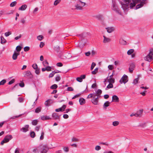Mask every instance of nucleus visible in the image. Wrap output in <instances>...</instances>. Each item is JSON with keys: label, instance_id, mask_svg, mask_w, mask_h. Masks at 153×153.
Segmentation results:
<instances>
[{"label": "nucleus", "instance_id": "nucleus-52", "mask_svg": "<svg viewBox=\"0 0 153 153\" xmlns=\"http://www.w3.org/2000/svg\"><path fill=\"white\" fill-rule=\"evenodd\" d=\"M113 87V85L111 83H109V84L108 85L107 88H110Z\"/></svg>", "mask_w": 153, "mask_h": 153}, {"label": "nucleus", "instance_id": "nucleus-17", "mask_svg": "<svg viewBox=\"0 0 153 153\" xmlns=\"http://www.w3.org/2000/svg\"><path fill=\"white\" fill-rule=\"evenodd\" d=\"M119 101V98L116 95H114L112 97V102L114 101L116 102H118Z\"/></svg>", "mask_w": 153, "mask_h": 153}, {"label": "nucleus", "instance_id": "nucleus-27", "mask_svg": "<svg viewBox=\"0 0 153 153\" xmlns=\"http://www.w3.org/2000/svg\"><path fill=\"white\" fill-rule=\"evenodd\" d=\"M110 102L108 101L106 102L103 105V107L104 108H106L107 107H108L109 105Z\"/></svg>", "mask_w": 153, "mask_h": 153}, {"label": "nucleus", "instance_id": "nucleus-39", "mask_svg": "<svg viewBox=\"0 0 153 153\" xmlns=\"http://www.w3.org/2000/svg\"><path fill=\"white\" fill-rule=\"evenodd\" d=\"M43 38V36L42 35H40L37 36V39L39 41H41Z\"/></svg>", "mask_w": 153, "mask_h": 153}, {"label": "nucleus", "instance_id": "nucleus-45", "mask_svg": "<svg viewBox=\"0 0 153 153\" xmlns=\"http://www.w3.org/2000/svg\"><path fill=\"white\" fill-rule=\"evenodd\" d=\"M6 82L5 79H3L0 82V85H3Z\"/></svg>", "mask_w": 153, "mask_h": 153}, {"label": "nucleus", "instance_id": "nucleus-60", "mask_svg": "<svg viewBox=\"0 0 153 153\" xmlns=\"http://www.w3.org/2000/svg\"><path fill=\"white\" fill-rule=\"evenodd\" d=\"M101 149V147L99 146H97L95 147V149L97 151H98Z\"/></svg>", "mask_w": 153, "mask_h": 153}, {"label": "nucleus", "instance_id": "nucleus-42", "mask_svg": "<svg viewBox=\"0 0 153 153\" xmlns=\"http://www.w3.org/2000/svg\"><path fill=\"white\" fill-rule=\"evenodd\" d=\"M21 49L22 47L20 45H18L16 47V50L17 52H19L21 50Z\"/></svg>", "mask_w": 153, "mask_h": 153}, {"label": "nucleus", "instance_id": "nucleus-28", "mask_svg": "<svg viewBox=\"0 0 153 153\" xmlns=\"http://www.w3.org/2000/svg\"><path fill=\"white\" fill-rule=\"evenodd\" d=\"M39 120H33L32 122V124L33 125L36 126L37 125Z\"/></svg>", "mask_w": 153, "mask_h": 153}, {"label": "nucleus", "instance_id": "nucleus-47", "mask_svg": "<svg viewBox=\"0 0 153 153\" xmlns=\"http://www.w3.org/2000/svg\"><path fill=\"white\" fill-rule=\"evenodd\" d=\"M61 1V0H56L54 2V5H57Z\"/></svg>", "mask_w": 153, "mask_h": 153}, {"label": "nucleus", "instance_id": "nucleus-34", "mask_svg": "<svg viewBox=\"0 0 153 153\" xmlns=\"http://www.w3.org/2000/svg\"><path fill=\"white\" fill-rule=\"evenodd\" d=\"M134 50L133 49H131L127 51V53L128 55H131L134 52Z\"/></svg>", "mask_w": 153, "mask_h": 153}, {"label": "nucleus", "instance_id": "nucleus-18", "mask_svg": "<svg viewBox=\"0 0 153 153\" xmlns=\"http://www.w3.org/2000/svg\"><path fill=\"white\" fill-rule=\"evenodd\" d=\"M105 29L107 30V32L110 33H112L114 30V28L113 27H109L106 28Z\"/></svg>", "mask_w": 153, "mask_h": 153}, {"label": "nucleus", "instance_id": "nucleus-9", "mask_svg": "<svg viewBox=\"0 0 153 153\" xmlns=\"http://www.w3.org/2000/svg\"><path fill=\"white\" fill-rule=\"evenodd\" d=\"M128 81V76L126 75H124L122 76L119 82L121 84H122L123 83L125 84Z\"/></svg>", "mask_w": 153, "mask_h": 153}, {"label": "nucleus", "instance_id": "nucleus-40", "mask_svg": "<svg viewBox=\"0 0 153 153\" xmlns=\"http://www.w3.org/2000/svg\"><path fill=\"white\" fill-rule=\"evenodd\" d=\"M119 124V122L118 121H115L113 122V125L114 126H116L118 125Z\"/></svg>", "mask_w": 153, "mask_h": 153}, {"label": "nucleus", "instance_id": "nucleus-43", "mask_svg": "<svg viewBox=\"0 0 153 153\" xmlns=\"http://www.w3.org/2000/svg\"><path fill=\"white\" fill-rule=\"evenodd\" d=\"M16 2L14 1L12 2L10 4V6L11 7H13L16 4Z\"/></svg>", "mask_w": 153, "mask_h": 153}, {"label": "nucleus", "instance_id": "nucleus-23", "mask_svg": "<svg viewBox=\"0 0 153 153\" xmlns=\"http://www.w3.org/2000/svg\"><path fill=\"white\" fill-rule=\"evenodd\" d=\"M0 39L1 44H3L7 42V40L3 36H1V37Z\"/></svg>", "mask_w": 153, "mask_h": 153}, {"label": "nucleus", "instance_id": "nucleus-5", "mask_svg": "<svg viewBox=\"0 0 153 153\" xmlns=\"http://www.w3.org/2000/svg\"><path fill=\"white\" fill-rule=\"evenodd\" d=\"M39 149L38 153H47L48 150V148L46 145H41L39 146L38 147V149Z\"/></svg>", "mask_w": 153, "mask_h": 153}, {"label": "nucleus", "instance_id": "nucleus-33", "mask_svg": "<svg viewBox=\"0 0 153 153\" xmlns=\"http://www.w3.org/2000/svg\"><path fill=\"white\" fill-rule=\"evenodd\" d=\"M139 78L137 77L135 79H134L133 81V83L134 85H135L136 84H137L138 83V81L139 80Z\"/></svg>", "mask_w": 153, "mask_h": 153}, {"label": "nucleus", "instance_id": "nucleus-63", "mask_svg": "<svg viewBox=\"0 0 153 153\" xmlns=\"http://www.w3.org/2000/svg\"><path fill=\"white\" fill-rule=\"evenodd\" d=\"M147 92L146 90H144L143 92H140V94L143 96H145L146 95V93Z\"/></svg>", "mask_w": 153, "mask_h": 153}, {"label": "nucleus", "instance_id": "nucleus-36", "mask_svg": "<svg viewBox=\"0 0 153 153\" xmlns=\"http://www.w3.org/2000/svg\"><path fill=\"white\" fill-rule=\"evenodd\" d=\"M143 111V110L141 109V110H140L139 111H137V114H138L139 115V116H140V117H141L142 116Z\"/></svg>", "mask_w": 153, "mask_h": 153}, {"label": "nucleus", "instance_id": "nucleus-64", "mask_svg": "<svg viewBox=\"0 0 153 153\" xmlns=\"http://www.w3.org/2000/svg\"><path fill=\"white\" fill-rule=\"evenodd\" d=\"M35 73L37 74H39L40 73L39 69L38 68L36 69H35Z\"/></svg>", "mask_w": 153, "mask_h": 153}, {"label": "nucleus", "instance_id": "nucleus-15", "mask_svg": "<svg viewBox=\"0 0 153 153\" xmlns=\"http://www.w3.org/2000/svg\"><path fill=\"white\" fill-rule=\"evenodd\" d=\"M113 74L109 76V79H108V81L110 83H114V79L113 78Z\"/></svg>", "mask_w": 153, "mask_h": 153}, {"label": "nucleus", "instance_id": "nucleus-29", "mask_svg": "<svg viewBox=\"0 0 153 153\" xmlns=\"http://www.w3.org/2000/svg\"><path fill=\"white\" fill-rule=\"evenodd\" d=\"M120 43L121 45H125L126 44V42L123 39H120L119 40Z\"/></svg>", "mask_w": 153, "mask_h": 153}, {"label": "nucleus", "instance_id": "nucleus-2", "mask_svg": "<svg viewBox=\"0 0 153 153\" xmlns=\"http://www.w3.org/2000/svg\"><path fill=\"white\" fill-rule=\"evenodd\" d=\"M111 9L120 15H122V13L118 8V3L117 2L115 1H112Z\"/></svg>", "mask_w": 153, "mask_h": 153}, {"label": "nucleus", "instance_id": "nucleus-14", "mask_svg": "<svg viewBox=\"0 0 153 153\" xmlns=\"http://www.w3.org/2000/svg\"><path fill=\"white\" fill-rule=\"evenodd\" d=\"M102 91L100 89H98L97 92L93 93V95H96L98 97H101V94H102Z\"/></svg>", "mask_w": 153, "mask_h": 153}, {"label": "nucleus", "instance_id": "nucleus-13", "mask_svg": "<svg viewBox=\"0 0 153 153\" xmlns=\"http://www.w3.org/2000/svg\"><path fill=\"white\" fill-rule=\"evenodd\" d=\"M135 67V65L133 63H131V64L130 67L129 68V72L131 73L133 72V70H134Z\"/></svg>", "mask_w": 153, "mask_h": 153}, {"label": "nucleus", "instance_id": "nucleus-35", "mask_svg": "<svg viewBox=\"0 0 153 153\" xmlns=\"http://www.w3.org/2000/svg\"><path fill=\"white\" fill-rule=\"evenodd\" d=\"M85 91H84L82 93H80L78 94H76V95H75L74 97H73L72 98V99H75V98H76L80 96L81 95V94H82Z\"/></svg>", "mask_w": 153, "mask_h": 153}, {"label": "nucleus", "instance_id": "nucleus-4", "mask_svg": "<svg viewBox=\"0 0 153 153\" xmlns=\"http://www.w3.org/2000/svg\"><path fill=\"white\" fill-rule=\"evenodd\" d=\"M85 4V3L82 2L81 1H79L77 2V4L75 5V9L77 10H82V7Z\"/></svg>", "mask_w": 153, "mask_h": 153}, {"label": "nucleus", "instance_id": "nucleus-51", "mask_svg": "<svg viewBox=\"0 0 153 153\" xmlns=\"http://www.w3.org/2000/svg\"><path fill=\"white\" fill-rule=\"evenodd\" d=\"M71 140H72V141L73 142H78L79 141V139H78L77 138H76L75 137H74Z\"/></svg>", "mask_w": 153, "mask_h": 153}, {"label": "nucleus", "instance_id": "nucleus-26", "mask_svg": "<svg viewBox=\"0 0 153 153\" xmlns=\"http://www.w3.org/2000/svg\"><path fill=\"white\" fill-rule=\"evenodd\" d=\"M41 119L43 120L51 119V118L49 116H43L41 117Z\"/></svg>", "mask_w": 153, "mask_h": 153}, {"label": "nucleus", "instance_id": "nucleus-31", "mask_svg": "<svg viewBox=\"0 0 153 153\" xmlns=\"http://www.w3.org/2000/svg\"><path fill=\"white\" fill-rule=\"evenodd\" d=\"M96 18L99 20H102V16L101 15H97L95 16Z\"/></svg>", "mask_w": 153, "mask_h": 153}, {"label": "nucleus", "instance_id": "nucleus-46", "mask_svg": "<svg viewBox=\"0 0 153 153\" xmlns=\"http://www.w3.org/2000/svg\"><path fill=\"white\" fill-rule=\"evenodd\" d=\"M98 69V68H96L94 71H92V74H95L97 72Z\"/></svg>", "mask_w": 153, "mask_h": 153}, {"label": "nucleus", "instance_id": "nucleus-20", "mask_svg": "<svg viewBox=\"0 0 153 153\" xmlns=\"http://www.w3.org/2000/svg\"><path fill=\"white\" fill-rule=\"evenodd\" d=\"M103 37H104V40L103 41V43H106L110 42L111 40L110 38H107L105 36H103Z\"/></svg>", "mask_w": 153, "mask_h": 153}, {"label": "nucleus", "instance_id": "nucleus-7", "mask_svg": "<svg viewBox=\"0 0 153 153\" xmlns=\"http://www.w3.org/2000/svg\"><path fill=\"white\" fill-rule=\"evenodd\" d=\"M100 97L97 96L96 95H93V97L91 100L92 103L94 105H97L98 103L99 99Z\"/></svg>", "mask_w": 153, "mask_h": 153}, {"label": "nucleus", "instance_id": "nucleus-44", "mask_svg": "<svg viewBox=\"0 0 153 153\" xmlns=\"http://www.w3.org/2000/svg\"><path fill=\"white\" fill-rule=\"evenodd\" d=\"M64 151L65 152H69V149L68 147H64L63 148Z\"/></svg>", "mask_w": 153, "mask_h": 153}, {"label": "nucleus", "instance_id": "nucleus-49", "mask_svg": "<svg viewBox=\"0 0 153 153\" xmlns=\"http://www.w3.org/2000/svg\"><path fill=\"white\" fill-rule=\"evenodd\" d=\"M12 34L11 32H8L5 33L4 35L6 37L9 36L10 35Z\"/></svg>", "mask_w": 153, "mask_h": 153}, {"label": "nucleus", "instance_id": "nucleus-61", "mask_svg": "<svg viewBox=\"0 0 153 153\" xmlns=\"http://www.w3.org/2000/svg\"><path fill=\"white\" fill-rule=\"evenodd\" d=\"M32 67L35 69L38 68L37 65L36 64H33L32 65Z\"/></svg>", "mask_w": 153, "mask_h": 153}, {"label": "nucleus", "instance_id": "nucleus-6", "mask_svg": "<svg viewBox=\"0 0 153 153\" xmlns=\"http://www.w3.org/2000/svg\"><path fill=\"white\" fill-rule=\"evenodd\" d=\"M13 137L11 135H7L6 136L4 139L1 143V145H3L4 143L8 142L9 140L12 138Z\"/></svg>", "mask_w": 153, "mask_h": 153}, {"label": "nucleus", "instance_id": "nucleus-24", "mask_svg": "<svg viewBox=\"0 0 153 153\" xmlns=\"http://www.w3.org/2000/svg\"><path fill=\"white\" fill-rule=\"evenodd\" d=\"M63 53V52L62 51L60 50L59 52L57 53L56 55L59 58L61 59V57H62Z\"/></svg>", "mask_w": 153, "mask_h": 153}, {"label": "nucleus", "instance_id": "nucleus-38", "mask_svg": "<svg viewBox=\"0 0 153 153\" xmlns=\"http://www.w3.org/2000/svg\"><path fill=\"white\" fill-rule=\"evenodd\" d=\"M58 87L57 85L54 84L52 85L51 87V88L52 89H56Z\"/></svg>", "mask_w": 153, "mask_h": 153}, {"label": "nucleus", "instance_id": "nucleus-58", "mask_svg": "<svg viewBox=\"0 0 153 153\" xmlns=\"http://www.w3.org/2000/svg\"><path fill=\"white\" fill-rule=\"evenodd\" d=\"M15 82V79H12L10 81L8 82L9 85H11L12 84L14 83Z\"/></svg>", "mask_w": 153, "mask_h": 153}, {"label": "nucleus", "instance_id": "nucleus-19", "mask_svg": "<svg viewBox=\"0 0 153 153\" xmlns=\"http://www.w3.org/2000/svg\"><path fill=\"white\" fill-rule=\"evenodd\" d=\"M27 6L26 5L23 4L19 8V10L21 11H24L27 8Z\"/></svg>", "mask_w": 153, "mask_h": 153}, {"label": "nucleus", "instance_id": "nucleus-54", "mask_svg": "<svg viewBox=\"0 0 153 153\" xmlns=\"http://www.w3.org/2000/svg\"><path fill=\"white\" fill-rule=\"evenodd\" d=\"M30 136L32 138H34L35 137V134L34 131H32L30 133Z\"/></svg>", "mask_w": 153, "mask_h": 153}, {"label": "nucleus", "instance_id": "nucleus-1", "mask_svg": "<svg viewBox=\"0 0 153 153\" xmlns=\"http://www.w3.org/2000/svg\"><path fill=\"white\" fill-rule=\"evenodd\" d=\"M120 2L122 8L124 11H126L128 10L129 8H133L136 4L139 2L140 3L136 6V9L142 7L146 4V0H121Z\"/></svg>", "mask_w": 153, "mask_h": 153}, {"label": "nucleus", "instance_id": "nucleus-11", "mask_svg": "<svg viewBox=\"0 0 153 153\" xmlns=\"http://www.w3.org/2000/svg\"><path fill=\"white\" fill-rule=\"evenodd\" d=\"M23 74L24 77L26 78L28 77H31L32 76L30 72L29 71L25 72L23 73Z\"/></svg>", "mask_w": 153, "mask_h": 153}, {"label": "nucleus", "instance_id": "nucleus-55", "mask_svg": "<svg viewBox=\"0 0 153 153\" xmlns=\"http://www.w3.org/2000/svg\"><path fill=\"white\" fill-rule=\"evenodd\" d=\"M43 65H44V66H45V67L48 66H47V65H48V62L47 61V60L45 61H44L43 62Z\"/></svg>", "mask_w": 153, "mask_h": 153}, {"label": "nucleus", "instance_id": "nucleus-37", "mask_svg": "<svg viewBox=\"0 0 153 153\" xmlns=\"http://www.w3.org/2000/svg\"><path fill=\"white\" fill-rule=\"evenodd\" d=\"M41 111V108L40 107H38L36 108L35 110V112L36 113H38Z\"/></svg>", "mask_w": 153, "mask_h": 153}, {"label": "nucleus", "instance_id": "nucleus-59", "mask_svg": "<svg viewBox=\"0 0 153 153\" xmlns=\"http://www.w3.org/2000/svg\"><path fill=\"white\" fill-rule=\"evenodd\" d=\"M93 97V94H91L88 95L87 97V98L90 99V98Z\"/></svg>", "mask_w": 153, "mask_h": 153}, {"label": "nucleus", "instance_id": "nucleus-3", "mask_svg": "<svg viewBox=\"0 0 153 153\" xmlns=\"http://www.w3.org/2000/svg\"><path fill=\"white\" fill-rule=\"evenodd\" d=\"M153 58V49L151 48L149 50V53L148 55L144 57L145 61L150 62L152 61Z\"/></svg>", "mask_w": 153, "mask_h": 153}, {"label": "nucleus", "instance_id": "nucleus-22", "mask_svg": "<svg viewBox=\"0 0 153 153\" xmlns=\"http://www.w3.org/2000/svg\"><path fill=\"white\" fill-rule=\"evenodd\" d=\"M88 34L87 33H83L81 34H79L77 35V36L80 38H85L87 36Z\"/></svg>", "mask_w": 153, "mask_h": 153}, {"label": "nucleus", "instance_id": "nucleus-48", "mask_svg": "<svg viewBox=\"0 0 153 153\" xmlns=\"http://www.w3.org/2000/svg\"><path fill=\"white\" fill-rule=\"evenodd\" d=\"M30 49V48L28 46L25 47L24 48V51L25 52H27L29 51Z\"/></svg>", "mask_w": 153, "mask_h": 153}, {"label": "nucleus", "instance_id": "nucleus-16", "mask_svg": "<svg viewBox=\"0 0 153 153\" xmlns=\"http://www.w3.org/2000/svg\"><path fill=\"white\" fill-rule=\"evenodd\" d=\"M53 102V101L49 99L45 102V105L46 106H50L51 104Z\"/></svg>", "mask_w": 153, "mask_h": 153}, {"label": "nucleus", "instance_id": "nucleus-12", "mask_svg": "<svg viewBox=\"0 0 153 153\" xmlns=\"http://www.w3.org/2000/svg\"><path fill=\"white\" fill-rule=\"evenodd\" d=\"M86 42L87 41L85 39L82 40L79 44V47L80 48H83L85 46Z\"/></svg>", "mask_w": 153, "mask_h": 153}, {"label": "nucleus", "instance_id": "nucleus-62", "mask_svg": "<svg viewBox=\"0 0 153 153\" xmlns=\"http://www.w3.org/2000/svg\"><path fill=\"white\" fill-rule=\"evenodd\" d=\"M46 71H51V68L50 66H46Z\"/></svg>", "mask_w": 153, "mask_h": 153}, {"label": "nucleus", "instance_id": "nucleus-57", "mask_svg": "<svg viewBox=\"0 0 153 153\" xmlns=\"http://www.w3.org/2000/svg\"><path fill=\"white\" fill-rule=\"evenodd\" d=\"M44 133L43 131H42L41 133V135L40 137V138L41 140H42L44 139Z\"/></svg>", "mask_w": 153, "mask_h": 153}, {"label": "nucleus", "instance_id": "nucleus-56", "mask_svg": "<svg viewBox=\"0 0 153 153\" xmlns=\"http://www.w3.org/2000/svg\"><path fill=\"white\" fill-rule=\"evenodd\" d=\"M95 65L96 64L95 63L92 62L91 67V70H92L93 69L94 67L95 66Z\"/></svg>", "mask_w": 153, "mask_h": 153}, {"label": "nucleus", "instance_id": "nucleus-41", "mask_svg": "<svg viewBox=\"0 0 153 153\" xmlns=\"http://www.w3.org/2000/svg\"><path fill=\"white\" fill-rule=\"evenodd\" d=\"M56 73H57V72H55L54 71H52V72L49 74V77L50 78L52 77Z\"/></svg>", "mask_w": 153, "mask_h": 153}, {"label": "nucleus", "instance_id": "nucleus-50", "mask_svg": "<svg viewBox=\"0 0 153 153\" xmlns=\"http://www.w3.org/2000/svg\"><path fill=\"white\" fill-rule=\"evenodd\" d=\"M55 111L56 112H58L60 111H63V110L62 109V108H59L56 109Z\"/></svg>", "mask_w": 153, "mask_h": 153}, {"label": "nucleus", "instance_id": "nucleus-10", "mask_svg": "<svg viewBox=\"0 0 153 153\" xmlns=\"http://www.w3.org/2000/svg\"><path fill=\"white\" fill-rule=\"evenodd\" d=\"M61 116V115H58V114L56 113H53L52 115L53 119L55 120H58L59 121H60V117Z\"/></svg>", "mask_w": 153, "mask_h": 153}, {"label": "nucleus", "instance_id": "nucleus-8", "mask_svg": "<svg viewBox=\"0 0 153 153\" xmlns=\"http://www.w3.org/2000/svg\"><path fill=\"white\" fill-rule=\"evenodd\" d=\"M72 57V56L70 53H68L63 52L61 59H68Z\"/></svg>", "mask_w": 153, "mask_h": 153}, {"label": "nucleus", "instance_id": "nucleus-30", "mask_svg": "<svg viewBox=\"0 0 153 153\" xmlns=\"http://www.w3.org/2000/svg\"><path fill=\"white\" fill-rule=\"evenodd\" d=\"M54 50L56 53L59 52L60 50V48L59 46H55L54 48Z\"/></svg>", "mask_w": 153, "mask_h": 153}, {"label": "nucleus", "instance_id": "nucleus-32", "mask_svg": "<svg viewBox=\"0 0 153 153\" xmlns=\"http://www.w3.org/2000/svg\"><path fill=\"white\" fill-rule=\"evenodd\" d=\"M72 61H76L79 59L78 56H72Z\"/></svg>", "mask_w": 153, "mask_h": 153}, {"label": "nucleus", "instance_id": "nucleus-25", "mask_svg": "<svg viewBox=\"0 0 153 153\" xmlns=\"http://www.w3.org/2000/svg\"><path fill=\"white\" fill-rule=\"evenodd\" d=\"M79 101L81 105H82L85 103V100L82 98H80L79 99Z\"/></svg>", "mask_w": 153, "mask_h": 153}, {"label": "nucleus", "instance_id": "nucleus-53", "mask_svg": "<svg viewBox=\"0 0 153 153\" xmlns=\"http://www.w3.org/2000/svg\"><path fill=\"white\" fill-rule=\"evenodd\" d=\"M76 80L79 82H81L82 81V79L80 77H77L76 79Z\"/></svg>", "mask_w": 153, "mask_h": 153}, {"label": "nucleus", "instance_id": "nucleus-21", "mask_svg": "<svg viewBox=\"0 0 153 153\" xmlns=\"http://www.w3.org/2000/svg\"><path fill=\"white\" fill-rule=\"evenodd\" d=\"M19 53H17L14 52L12 58L13 60H16L17 59L18 56L19 55Z\"/></svg>", "mask_w": 153, "mask_h": 153}]
</instances>
